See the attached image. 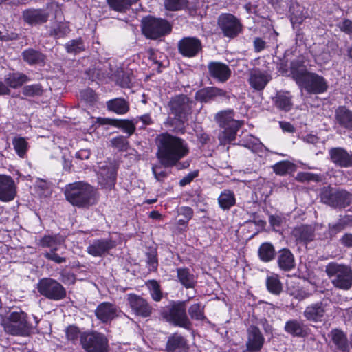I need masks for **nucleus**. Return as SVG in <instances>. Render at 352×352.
Wrapping results in <instances>:
<instances>
[{"mask_svg":"<svg viewBox=\"0 0 352 352\" xmlns=\"http://www.w3.org/2000/svg\"><path fill=\"white\" fill-rule=\"evenodd\" d=\"M155 142L157 146L155 155L161 166H175L179 170L190 166L189 161L180 162L190 153L188 144L185 140L168 132H163L157 135Z\"/></svg>","mask_w":352,"mask_h":352,"instance_id":"1","label":"nucleus"},{"mask_svg":"<svg viewBox=\"0 0 352 352\" xmlns=\"http://www.w3.org/2000/svg\"><path fill=\"white\" fill-rule=\"evenodd\" d=\"M168 114V124L173 127V131L184 134L186 124L192 113V100L186 94H179L171 97L167 102Z\"/></svg>","mask_w":352,"mask_h":352,"instance_id":"2","label":"nucleus"},{"mask_svg":"<svg viewBox=\"0 0 352 352\" xmlns=\"http://www.w3.org/2000/svg\"><path fill=\"white\" fill-rule=\"evenodd\" d=\"M65 199L73 206L88 208L98 202L97 190L90 184L83 182H76L65 187Z\"/></svg>","mask_w":352,"mask_h":352,"instance_id":"3","label":"nucleus"},{"mask_svg":"<svg viewBox=\"0 0 352 352\" xmlns=\"http://www.w3.org/2000/svg\"><path fill=\"white\" fill-rule=\"evenodd\" d=\"M34 324L29 318L28 314L20 309L19 311H12L8 315L7 320L1 323L4 331L11 336L26 337L34 333L36 329L39 320L36 316H33Z\"/></svg>","mask_w":352,"mask_h":352,"instance_id":"4","label":"nucleus"},{"mask_svg":"<svg viewBox=\"0 0 352 352\" xmlns=\"http://www.w3.org/2000/svg\"><path fill=\"white\" fill-rule=\"evenodd\" d=\"M162 318L169 324L187 330L192 328V323L186 312L185 300H172L169 305L160 311Z\"/></svg>","mask_w":352,"mask_h":352,"instance_id":"5","label":"nucleus"},{"mask_svg":"<svg viewBox=\"0 0 352 352\" xmlns=\"http://www.w3.org/2000/svg\"><path fill=\"white\" fill-rule=\"evenodd\" d=\"M320 197L322 203L336 209H344L352 204V195L350 192L330 185L321 189Z\"/></svg>","mask_w":352,"mask_h":352,"instance_id":"6","label":"nucleus"},{"mask_svg":"<svg viewBox=\"0 0 352 352\" xmlns=\"http://www.w3.org/2000/svg\"><path fill=\"white\" fill-rule=\"evenodd\" d=\"M141 30L146 38L157 40L169 34L172 31V25L165 19L149 15L142 19Z\"/></svg>","mask_w":352,"mask_h":352,"instance_id":"7","label":"nucleus"},{"mask_svg":"<svg viewBox=\"0 0 352 352\" xmlns=\"http://www.w3.org/2000/svg\"><path fill=\"white\" fill-rule=\"evenodd\" d=\"M80 344L86 352H109L108 338L97 331H82Z\"/></svg>","mask_w":352,"mask_h":352,"instance_id":"8","label":"nucleus"},{"mask_svg":"<svg viewBox=\"0 0 352 352\" xmlns=\"http://www.w3.org/2000/svg\"><path fill=\"white\" fill-rule=\"evenodd\" d=\"M326 273L331 278L333 285L339 289H348L352 285V270L350 267L335 263H329Z\"/></svg>","mask_w":352,"mask_h":352,"instance_id":"9","label":"nucleus"},{"mask_svg":"<svg viewBox=\"0 0 352 352\" xmlns=\"http://www.w3.org/2000/svg\"><path fill=\"white\" fill-rule=\"evenodd\" d=\"M217 25L223 36L232 39L243 32L241 20L231 13H222L217 19Z\"/></svg>","mask_w":352,"mask_h":352,"instance_id":"10","label":"nucleus"},{"mask_svg":"<svg viewBox=\"0 0 352 352\" xmlns=\"http://www.w3.org/2000/svg\"><path fill=\"white\" fill-rule=\"evenodd\" d=\"M37 289L42 296L52 300H60L67 296L65 288L58 281L52 278L41 279Z\"/></svg>","mask_w":352,"mask_h":352,"instance_id":"11","label":"nucleus"},{"mask_svg":"<svg viewBox=\"0 0 352 352\" xmlns=\"http://www.w3.org/2000/svg\"><path fill=\"white\" fill-rule=\"evenodd\" d=\"M298 86L304 89L307 94L316 95L325 93L329 88L327 80L312 72H309Z\"/></svg>","mask_w":352,"mask_h":352,"instance_id":"12","label":"nucleus"},{"mask_svg":"<svg viewBox=\"0 0 352 352\" xmlns=\"http://www.w3.org/2000/svg\"><path fill=\"white\" fill-rule=\"evenodd\" d=\"M127 302L132 314L142 318H150L153 312V308L147 299L135 293L128 294Z\"/></svg>","mask_w":352,"mask_h":352,"instance_id":"13","label":"nucleus"},{"mask_svg":"<svg viewBox=\"0 0 352 352\" xmlns=\"http://www.w3.org/2000/svg\"><path fill=\"white\" fill-rule=\"evenodd\" d=\"M195 99L201 103H211L220 100H230L227 91L214 86L205 87L195 92Z\"/></svg>","mask_w":352,"mask_h":352,"instance_id":"14","label":"nucleus"},{"mask_svg":"<svg viewBox=\"0 0 352 352\" xmlns=\"http://www.w3.org/2000/svg\"><path fill=\"white\" fill-rule=\"evenodd\" d=\"M179 53L184 57L193 58L202 51L201 41L195 36H186L177 43Z\"/></svg>","mask_w":352,"mask_h":352,"instance_id":"15","label":"nucleus"},{"mask_svg":"<svg viewBox=\"0 0 352 352\" xmlns=\"http://www.w3.org/2000/svg\"><path fill=\"white\" fill-rule=\"evenodd\" d=\"M50 13L43 8H27L22 12V19L25 23L30 26L41 25L47 23Z\"/></svg>","mask_w":352,"mask_h":352,"instance_id":"16","label":"nucleus"},{"mask_svg":"<svg viewBox=\"0 0 352 352\" xmlns=\"http://www.w3.org/2000/svg\"><path fill=\"white\" fill-rule=\"evenodd\" d=\"M328 305L323 300L318 301L307 305L302 314L309 322H320L324 320Z\"/></svg>","mask_w":352,"mask_h":352,"instance_id":"17","label":"nucleus"},{"mask_svg":"<svg viewBox=\"0 0 352 352\" xmlns=\"http://www.w3.org/2000/svg\"><path fill=\"white\" fill-rule=\"evenodd\" d=\"M117 245L116 241L111 238L95 239L88 247L87 252L94 257H102Z\"/></svg>","mask_w":352,"mask_h":352,"instance_id":"18","label":"nucleus"},{"mask_svg":"<svg viewBox=\"0 0 352 352\" xmlns=\"http://www.w3.org/2000/svg\"><path fill=\"white\" fill-rule=\"evenodd\" d=\"M264 344L265 338L260 329L256 325H250L247 329V351L260 352Z\"/></svg>","mask_w":352,"mask_h":352,"instance_id":"19","label":"nucleus"},{"mask_svg":"<svg viewBox=\"0 0 352 352\" xmlns=\"http://www.w3.org/2000/svg\"><path fill=\"white\" fill-rule=\"evenodd\" d=\"M207 67L210 77L219 82H226L232 74L229 66L220 61H210Z\"/></svg>","mask_w":352,"mask_h":352,"instance_id":"20","label":"nucleus"},{"mask_svg":"<svg viewBox=\"0 0 352 352\" xmlns=\"http://www.w3.org/2000/svg\"><path fill=\"white\" fill-rule=\"evenodd\" d=\"M95 316L102 323H110L118 317V307L112 302H102L96 307Z\"/></svg>","mask_w":352,"mask_h":352,"instance_id":"21","label":"nucleus"},{"mask_svg":"<svg viewBox=\"0 0 352 352\" xmlns=\"http://www.w3.org/2000/svg\"><path fill=\"white\" fill-rule=\"evenodd\" d=\"M189 349L188 341L182 333L174 332L167 338L166 352H188Z\"/></svg>","mask_w":352,"mask_h":352,"instance_id":"22","label":"nucleus"},{"mask_svg":"<svg viewBox=\"0 0 352 352\" xmlns=\"http://www.w3.org/2000/svg\"><path fill=\"white\" fill-rule=\"evenodd\" d=\"M330 160L340 168L352 167V153L342 147H333L329 150Z\"/></svg>","mask_w":352,"mask_h":352,"instance_id":"23","label":"nucleus"},{"mask_svg":"<svg viewBox=\"0 0 352 352\" xmlns=\"http://www.w3.org/2000/svg\"><path fill=\"white\" fill-rule=\"evenodd\" d=\"M309 72L305 65V58L300 55L291 60L289 63V73L291 77L297 85L304 79Z\"/></svg>","mask_w":352,"mask_h":352,"instance_id":"24","label":"nucleus"},{"mask_svg":"<svg viewBox=\"0 0 352 352\" xmlns=\"http://www.w3.org/2000/svg\"><path fill=\"white\" fill-rule=\"evenodd\" d=\"M16 195L15 182L9 175H0V201L9 202L12 201Z\"/></svg>","mask_w":352,"mask_h":352,"instance_id":"25","label":"nucleus"},{"mask_svg":"<svg viewBox=\"0 0 352 352\" xmlns=\"http://www.w3.org/2000/svg\"><path fill=\"white\" fill-rule=\"evenodd\" d=\"M292 236L297 244L307 245L315 239V230L311 225L302 224L294 228Z\"/></svg>","mask_w":352,"mask_h":352,"instance_id":"26","label":"nucleus"},{"mask_svg":"<svg viewBox=\"0 0 352 352\" xmlns=\"http://www.w3.org/2000/svg\"><path fill=\"white\" fill-rule=\"evenodd\" d=\"M272 101L273 105L280 111L289 112L293 108V96L289 91H277Z\"/></svg>","mask_w":352,"mask_h":352,"instance_id":"27","label":"nucleus"},{"mask_svg":"<svg viewBox=\"0 0 352 352\" xmlns=\"http://www.w3.org/2000/svg\"><path fill=\"white\" fill-rule=\"evenodd\" d=\"M276 256L277 265L281 271L290 272L295 268V257L289 248H281L277 252Z\"/></svg>","mask_w":352,"mask_h":352,"instance_id":"28","label":"nucleus"},{"mask_svg":"<svg viewBox=\"0 0 352 352\" xmlns=\"http://www.w3.org/2000/svg\"><path fill=\"white\" fill-rule=\"evenodd\" d=\"M308 330L306 324L297 319L288 320L284 326V331L292 337L305 338L308 336Z\"/></svg>","mask_w":352,"mask_h":352,"instance_id":"29","label":"nucleus"},{"mask_svg":"<svg viewBox=\"0 0 352 352\" xmlns=\"http://www.w3.org/2000/svg\"><path fill=\"white\" fill-rule=\"evenodd\" d=\"M272 80L271 75L256 69L250 73L249 83L256 91L263 90L268 82Z\"/></svg>","mask_w":352,"mask_h":352,"instance_id":"30","label":"nucleus"},{"mask_svg":"<svg viewBox=\"0 0 352 352\" xmlns=\"http://www.w3.org/2000/svg\"><path fill=\"white\" fill-rule=\"evenodd\" d=\"M335 119L340 126L352 131V111L346 106H339L336 109Z\"/></svg>","mask_w":352,"mask_h":352,"instance_id":"31","label":"nucleus"},{"mask_svg":"<svg viewBox=\"0 0 352 352\" xmlns=\"http://www.w3.org/2000/svg\"><path fill=\"white\" fill-rule=\"evenodd\" d=\"M21 56L23 61L29 65H44L45 63V54L32 47L23 50Z\"/></svg>","mask_w":352,"mask_h":352,"instance_id":"32","label":"nucleus"},{"mask_svg":"<svg viewBox=\"0 0 352 352\" xmlns=\"http://www.w3.org/2000/svg\"><path fill=\"white\" fill-rule=\"evenodd\" d=\"M329 336L337 350L341 352H349V345L346 333L340 329H333Z\"/></svg>","mask_w":352,"mask_h":352,"instance_id":"33","label":"nucleus"},{"mask_svg":"<svg viewBox=\"0 0 352 352\" xmlns=\"http://www.w3.org/2000/svg\"><path fill=\"white\" fill-rule=\"evenodd\" d=\"M101 123L122 129L128 134L126 137L129 138L135 133L136 129L133 122L128 119L103 118Z\"/></svg>","mask_w":352,"mask_h":352,"instance_id":"34","label":"nucleus"},{"mask_svg":"<svg viewBox=\"0 0 352 352\" xmlns=\"http://www.w3.org/2000/svg\"><path fill=\"white\" fill-rule=\"evenodd\" d=\"M98 178L105 187L111 188L116 183L117 169L113 166H102Z\"/></svg>","mask_w":352,"mask_h":352,"instance_id":"35","label":"nucleus"},{"mask_svg":"<svg viewBox=\"0 0 352 352\" xmlns=\"http://www.w3.org/2000/svg\"><path fill=\"white\" fill-rule=\"evenodd\" d=\"M147 53L148 60L152 65L157 67V73H161L162 68H165L168 65V58L164 53L153 48L148 49Z\"/></svg>","mask_w":352,"mask_h":352,"instance_id":"36","label":"nucleus"},{"mask_svg":"<svg viewBox=\"0 0 352 352\" xmlns=\"http://www.w3.org/2000/svg\"><path fill=\"white\" fill-rule=\"evenodd\" d=\"M106 105L109 111L113 112L118 115H124L130 109L129 102L124 98L111 99L107 101Z\"/></svg>","mask_w":352,"mask_h":352,"instance_id":"37","label":"nucleus"},{"mask_svg":"<svg viewBox=\"0 0 352 352\" xmlns=\"http://www.w3.org/2000/svg\"><path fill=\"white\" fill-rule=\"evenodd\" d=\"M177 277L179 283L186 289L194 288L197 281L193 274L188 267L177 268Z\"/></svg>","mask_w":352,"mask_h":352,"instance_id":"38","label":"nucleus"},{"mask_svg":"<svg viewBox=\"0 0 352 352\" xmlns=\"http://www.w3.org/2000/svg\"><path fill=\"white\" fill-rule=\"evenodd\" d=\"M276 254L274 245L270 242H263L258 248V257L263 263L272 261L276 258Z\"/></svg>","mask_w":352,"mask_h":352,"instance_id":"39","label":"nucleus"},{"mask_svg":"<svg viewBox=\"0 0 352 352\" xmlns=\"http://www.w3.org/2000/svg\"><path fill=\"white\" fill-rule=\"evenodd\" d=\"M30 80V78L26 74L21 72L9 73L4 77L6 85L12 89L21 87Z\"/></svg>","mask_w":352,"mask_h":352,"instance_id":"40","label":"nucleus"},{"mask_svg":"<svg viewBox=\"0 0 352 352\" xmlns=\"http://www.w3.org/2000/svg\"><path fill=\"white\" fill-rule=\"evenodd\" d=\"M218 204L223 210H229L236 205V197L234 192L229 189H224L221 192L218 199Z\"/></svg>","mask_w":352,"mask_h":352,"instance_id":"41","label":"nucleus"},{"mask_svg":"<svg viewBox=\"0 0 352 352\" xmlns=\"http://www.w3.org/2000/svg\"><path fill=\"white\" fill-rule=\"evenodd\" d=\"M188 314L190 320L204 322L208 320L205 314V305L201 302L191 305L188 309Z\"/></svg>","mask_w":352,"mask_h":352,"instance_id":"42","label":"nucleus"},{"mask_svg":"<svg viewBox=\"0 0 352 352\" xmlns=\"http://www.w3.org/2000/svg\"><path fill=\"white\" fill-rule=\"evenodd\" d=\"M273 171L278 175L284 176L296 170V165L288 160H282L276 163L273 166Z\"/></svg>","mask_w":352,"mask_h":352,"instance_id":"43","label":"nucleus"},{"mask_svg":"<svg viewBox=\"0 0 352 352\" xmlns=\"http://www.w3.org/2000/svg\"><path fill=\"white\" fill-rule=\"evenodd\" d=\"M266 287L267 291L274 295H279L283 291V285L278 275L273 274L266 278Z\"/></svg>","mask_w":352,"mask_h":352,"instance_id":"44","label":"nucleus"},{"mask_svg":"<svg viewBox=\"0 0 352 352\" xmlns=\"http://www.w3.org/2000/svg\"><path fill=\"white\" fill-rule=\"evenodd\" d=\"M82 333L80 328L75 324L68 325L65 330V338L68 342L76 345L80 342Z\"/></svg>","mask_w":352,"mask_h":352,"instance_id":"45","label":"nucleus"},{"mask_svg":"<svg viewBox=\"0 0 352 352\" xmlns=\"http://www.w3.org/2000/svg\"><path fill=\"white\" fill-rule=\"evenodd\" d=\"M71 32L69 22H59L50 31V36L55 39L65 38Z\"/></svg>","mask_w":352,"mask_h":352,"instance_id":"46","label":"nucleus"},{"mask_svg":"<svg viewBox=\"0 0 352 352\" xmlns=\"http://www.w3.org/2000/svg\"><path fill=\"white\" fill-rule=\"evenodd\" d=\"M151 298L155 302H160L163 298V292L161 286L157 280L155 279L148 280L146 283Z\"/></svg>","mask_w":352,"mask_h":352,"instance_id":"47","label":"nucleus"},{"mask_svg":"<svg viewBox=\"0 0 352 352\" xmlns=\"http://www.w3.org/2000/svg\"><path fill=\"white\" fill-rule=\"evenodd\" d=\"M128 138L129 137L121 135L114 137L110 141V146L118 152L127 151L130 147Z\"/></svg>","mask_w":352,"mask_h":352,"instance_id":"48","label":"nucleus"},{"mask_svg":"<svg viewBox=\"0 0 352 352\" xmlns=\"http://www.w3.org/2000/svg\"><path fill=\"white\" fill-rule=\"evenodd\" d=\"M14 149L17 155L23 158L28 150V142L25 138L16 136L12 140Z\"/></svg>","mask_w":352,"mask_h":352,"instance_id":"49","label":"nucleus"},{"mask_svg":"<svg viewBox=\"0 0 352 352\" xmlns=\"http://www.w3.org/2000/svg\"><path fill=\"white\" fill-rule=\"evenodd\" d=\"M65 50L69 54H79L85 50L84 41L81 37L72 39L65 44Z\"/></svg>","mask_w":352,"mask_h":352,"instance_id":"50","label":"nucleus"},{"mask_svg":"<svg viewBox=\"0 0 352 352\" xmlns=\"http://www.w3.org/2000/svg\"><path fill=\"white\" fill-rule=\"evenodd\" d=\"M216 120L221 128L230 124H236V122H238L233 118V111H223L218 113Z\"/></svg>","mask_w":352,"mask_h":352,"instance_id":"51","label":"nucleus"},{"mask_svg":"<svg viewBox=\"0 0 352 352\" xmlns=\"http://www.w3.org/2000/svg\"><path fill=\"white\" fill-rule=\"evenodd\" d=\"M241 127L239 122L236 124H230L222 127L224 130L223 131L222 140L225 142L230 143L236 139V133Z\"/></svg>","mask_w":352,"mask_h":352,"instance_id":"52","label":"nucleus"},{"mask_svg":"<svg viewBox=\"0 0 352 352\" xmlns=\"http://www.w3.org/2000/svg\"><path fill=\"white\" fill-rule=\"evenodd\" d=\"M43 92L44 89L41 83L25 85L22 88V94L27 97H39Z\"/></svg>","mask_w":352,"mask_h":352,"instance_id":"53","label":"nucleus"},{"mask_svg":"<svg viewBox=\"0 0 352 352\" xmlns=\"http://www.w3.org/2000/svg\"><path fill=\"white\" fill-rule=\"evenodd\" d=\"M109 6L114 11L125 12L132 5L131 0H107Z\"/></svg>","mask_w":352,"mask_h":352,"instance_id":"54","label":"nucleus"},{"mask_svg":"<svg viewBox=\"0 0 352 352\" xmlns=\"http://www.w3.org/2000/svg\"><path fill=\"white\" fill-rule=\"evenodd\" d=\"M60 237L58 234L54 235H44L39 239L38 245L41 248H54V245L60 244L61 241H60ZM64 240L63 239L62 241Z\"/></svg>","mask_w":352,"mask_h":352,"instance_id":"55","label":"nucleus"},{"mask_svg":"<svg viewBox=\"0 0 352 352\" xmlns=\"http://www.w3.org/2000/svg\"><path fill=\"white\" fill-rule=\"evenodd\" d=\"M188 0H164V7L168 11H178L186 9Z\"/></svg>","mask_w":352,"mask_h":352,"instance_id":"56","label":"nucleus"},{"mask_svg":"<svg viewBox=\"0 0 352 352\" xmlns=\"http://www.w3.org/2000/svg\"><path fill=\"white\" fill-rule=\"evenodd\" d=\"M146 267L149 272H157L158 268L157 252L155 250H152L146 253Z\"/></svg>","mask_w":352,"mask_h":352,"instance_id":"57","label":"nucleus"},{"mask_svg":"<svg viewBox=\"0 0 352 352\" xmlns=\"http://www.w3.org/2000/svg\"><path fill=\"white\" fill-rule=\"evenodd\" d=\"M296 179L300 182H320L322 181V176L320 174H315L313 173L299 172L297 174Z\"/></svg>","mask_w":352,"mask_h":352,"instance_id":"58","label":"nucleus"},{"mask_svg":"<svg viewBox=\"0 0 352 352\" xmlns=\"http://www.w3.org/2000/svg\"><path fill=\"white\" fill-rule=\"evenodd\" d=\"M57 248H51L49 252H46L45 253H44V257L48 261H53L54 263L57 264L65 263L67 261V258L65 256L57 254Z\"/></svg>","mask_w":352,"mask_h":352,"instance_id":"59","label":"nucleus"},{"mask_svg":"<svg viewBox=\"0 0 352 352\" xmlns=\"http://www.w3.org/2000/svg\"><path fill=\"white\" fill-rule=\"evenodd\" d=\"M80 96L85 102L93 104L97 100L98 96L94 90L91 88H87L80 91Z\"/></svg>","mask_w":352,"mask_h":352,"instance_id":"60","label":"nucleus"},{"mask_svg":"<svg viewBox=\"0 0 352 352\" xmlns=\"http://www.w3.org/2000/svg\"><path fill=\"white\" fill-rule=\"evenodd\" d=\"M199 170H195L188 173L186 176H184L182 179L179 180V186L184 187L190 184L194 180V179L199 176Z\"/></svg>","mask_w":352,"mask_h":352,"instance_id":"61","label":"nucleus"},{"mask_svg":"<svg viewBox=\"0 0 352 352\" xmlns=\"http://www.w3.org/2000/svg\"><path fill=\"white\" fill-rule=\"evenodd\" d=\"M160 168V166H153L152 173L157 181L162 182L168 176V173L165 170L158 171L157 169Z\"/></svg>","mask_w":352,"mask_h":352,"instance_id":"62","label":"nucleus"},{"mask_svg":"<svg viewBox=\"0 0 352 352\" xmlns=\"http://www.w3.org/2000/svg\"><path fill=\"white\" fill-rule=\"evenodd\" d=\"M340 30L347 34H352V21L349 19H344L338 25Z\"/></svg>","mask_w":352,"mask_h":352,"instance_id":"63","label":"nucleus"},{"mask_svg":"<svg viewBox=\"0 0 352 352\" xmlns=\"http://www.w3.org/2000/svg\"><path fill=\"white\" fill-rule=\"evenodd\" d=\"M328 228L329 234L331 237L335 236L337 234L340 233L344 230L338 221L335 223H329Z\"/></svg>","mask_w":352,"mask_h":352,"instance_id":"64","label":"nucleus"}]
</instances>
